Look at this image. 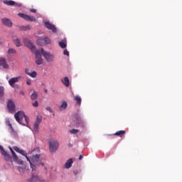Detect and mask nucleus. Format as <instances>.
Here are the masks:
<instances>
[{
    "mask_svg": "<svg viewBox=\"0 0 182 182\" xmlns=\"http://www.w3.org/2000/svg\"><path fill=\"white\" fill-rule=\"evenodd\" d=\"M72 164H73V160L72 159H68L65 164V168H70L72 167Z\"/></svg>",
    "mask_w": 182,
    "mask_h": 182,
    "instance_id": "obj_18",
    "label": "nucleus"
},
{
    "mask_svg": "<svg viewBox=\"0 0 182 182\" xmlns=\"http://www.w3.org/2000/svg\"><path fill=\"white\" fill-rule=\"evenodd\" d=\"M26 84H27L28 86H31V85H32V82H31V80H27Z\"/></svg>",
    "mask_w": 182,
    "mask_h": 182,
    "instance_id": "obj_43",
    "label": "nucleus"
},
{
    "mask_svg": "<svg viewBox=\"0 0 182 182\" xmlns=\"http://www.w3.org/2000/svg\"><path fill=\"white\" fill-rule=\"evenodd\" d=\"M7 53H9V55H14V54L16 53V50H15L14 48H9L7 51Z\"/></svg>",
    "mask_w": 182,
    "mask_h": 182,
    "instance_id": "obj_27",
    "label": "nucleus"
},
{
    "mask_svg": "<svg viewBox=\"0 0 182 182\" xmlns=\"http://www.w3.org/2000/svg\"><path fill=\"white\" fill-rule=\"evenodd\" d=\"M2 23H4V25L8 26L9 28H11L12 26V21H11V20H9V18H3Z\"/></svg>",
    "mask_w": 182,
    "mask_h": 182,
    "instance_id": "obj_14",
    "label": "nucleus"
},
{
    "mask_svg": "<svg viewBox=\"0 0 182 182\" xmlns=\"http://www.w3.org/2000/svg\"><path fill=\"white\" fill-rule=\"evenodd\" d=\"M82 159H83V156H82V155H80V156H79V160H82Z\"/></svg>",
    "mask_w": 182,
    "mask_h": 182,
    "instance_id": "obj_50",
    "label": "nucleus"
},
{
    "mask_svg": "<svg viewBox=\"0 0 182 182\" xmlns=\"http://www.w3.org/2000/svg\"><path fill=\"white\" fill-rule=\"evenodd\" d=\"M44 26H46V28H47V29L52 31L53 33H56V32H58V30L56 29V27L55 26V25L50 23V22L49 21L45 22Z\"/></svg>",
    "mask_w": 182,
    "mask_h": 182,
    "instance_id": "obj_9",
    "label": "nucleus"
},
{
    "mask_svg": "<svg viewBox=\"0 0 182 182\" xmlns=\"http://www.w3.org/2000/svg\"><path fill=\"white\" fill-rule=\"evenodd\" d=\"M59 149V142L56 140H51L49 141V150L50 153L56 152V150Z\"/></svg>",
    "mask_w": 182,
    "mask_h": 182,
    "instance_id": "obj_4",
    "label": "nucleus"
},
{
    "mask_svg": "<svg viewBox=\"0 0 182 182\" xmlns=\"http://www.w3.org/2000/svg\"><path fill=\"white\" fill-rule=\"evenodd\" d=\"M38 75V73H36V71H33V73H30V75L31 77H36V75Z\"/></svg>",
    "mask_w": 182,
    "mask_h": 182,
    "instance_id": "obj_32",
    "label": "nucleus"
},
{
    "mask_svg": "<svg viewBox=\"0 0 182 182\" xmlns=\"http://www.w3.org/2000/svg\"><path fill=\"white\" fill-rule=\"evenodd\" d=\"M32 153H35V151H33Z\"/></svg>",
    "mask_w": 182,
    "mask_h": 182,
    "instance_id": "obj_55",
    "label": "nucleus"
},
{
    "mask_svg": "<svg viewBox=\"0 0 182 182\" xmlns=\"http://www.w3.org/2000/svg\"><path fill=\"white\" fill-rule=\"evenodd\" d=\"M4 90L5 89L4 88V87L0 86V97H2V96H4Z\"/></svg>",
    "mask_w": 182,
    "mask_h": 182,
    "instance_id": "obj_30",
    "label": "nucleus"
},
{
    "mask_svg": "<svg viewBox=\"0 0 182 182\" xmlns=\"http://www.w3.org/2000/svg\"><path fill=\"white\" fill-rule=\"evenodd\" d=\"M20 95H22V96H25V92H23V91H21Z\"/></svg>",
    "mask_w": 182,
    "mask_h": 182,
    "instance_id": "obj_49",
    "label": "nucleus"
},
{
    "mask_svg": "<svg viewBox=\"0 0 182 182\" xmlns=\"http://www.w3.org/2000/svg\"><path fill=\"white\" fill-rule=\"evenodd\" d=\"M30 12H32L33 14H36V9H31Z\"/></svg>",
    "mask_w": 182,
    "mask_h": 182,
    "instance_id": "obj_42",
    "label": "nucleus"
},
{
    "mask_svg": "<svg viewBox=\"0 0 182 182\" xmlns=\"http://www.w3.org/2000/svg\"><path fill=\"white\" fill-rule=\"evenodd\" d=\"M17 163H18V164H23V161H19V160H18L17 159Z\"/></svg>",
    "mask_w": 182,
    "mask_h": 182,
    "instance_id": "obj_44",
    "label": "nucleus"
},
{
    "mask_svg": "<svg viewBox=\"0 0 182 182\" xmlns=\"http://www.w3.org/2000/svg\"><path fill=\"white\" fill-rule=\"evenodd\" d=\"M13 159H14V160H15L16 161H18V156H16V154H13Z\"/></svg>",
    "mask_w": 182,
    "mask_h": 182,
    "instance_id": "obj_40",
    "label": "nucleus"
},
{
    "mask_svg": "<svg viewBox=\"0 0 182 182\" xmlns=\"http://www.w3.org/2000/svg\"><path fill=\"white\" fill-rule=\"evenodd\" d=\"M9 149H10V151L11 152L12 156L14 154H15V151H14V149H12V148H11V147Z\"/></svg>",
    "mask_w": 182,
    "mask_h": 182,
    "instance_id": "obj_47",
    "label": "nucleus"
},
{
    "mask_svg": "<svg viewBox=\"0 0 182 182\" xmlns=\"http://www.w3.org/2000/svg\"><path fill=\"white\" fill-rule=\"evenodd\" d=\"M14 149L15 151H16L17 153H21V151H22V149H20L17 146H15Z\"/></svg>",
    "mask_w": 182,
    "mask_h": 182,
    "instance_id": "obj_34",
    "label": "nucleus"
},
{
    "mask_svg": "<svg viewBox=\"0 0 182 182\" xmlns=\"http://www.w3.org/2000/svg\"><path fill=\"white\" fill-rule=\"evenodd\" d=\"M9 149H10V151L11 152L12 156L14 154H15V151H14V149H12V148H11V147Z\"/></svg>",
    "mask_w": 182,
    "mask_h": 182,
    "instance_id": "obj_45",
    "label": "nucleus"
},
{
    "mask_svg": "<svg viewBox=\"0 0 182 182\" xmlns=\"http://www.w3.org/2000/svg\"><path fill=\"white\" fill-rule=\"evenodd\" d=\"M58 45L60 47L62 48V49H65V48L68 46L66 39L62 40L61 41L58 42Z\"/></svg>",
    "mask_w": 182,
    "mask_h": 182,
    "instance_id": "obj_15",
    "label": "nucleus"
},
{
    "mask_svg": "<svg viewBox=\"0 0 182 182\" xmlns=\"http://www.w3.org/2000/svg\"><path fill=\"white\" fill-rule=\"evenodd\" d=\"M63 85L65 86L66 87H69L70 82L69 78L68 77H65L64 79L61 80Z\"/></svg>",
    "mask_w": 182,
    "mask_h": 182,
    "instance_id": "obj_16",
    "label": "nucleus"
},
{
    "mask_svg": "<svg viewBox=\"0 0 182 182\" xmlns=\"http://www.w3.org/2000/svg\"><path fill=\"white\" fill-rule=\"evenodd\" d=\"M21 31H31V25H28V26H21L20 27Z\"/></svg>",
    "mask_w": 182,
    "mask_h": 182,
    "instance_id": "obj_24",
    "label": "nucleus"
},
{
    "mask_svg": "<svg viewBox=\"0 0 182 182\" xmlns=\"http://www.w3.org/2000/svg\"><path fill=\"white\" fill-rule=\"evenodd\" d=\"M33 106L34 107H38V106H39V103L38 102V101H35L34 103H33Z\"/></svg>",
    "mask_w": 182,
    "mask_h": 182,
    "instance_id": "obj_38",
    "label": "nucleus"
},
{
    "mask_svg": "<svg viewBox=\"0 0 182 182\" xmlns=\"http://www.w3.org/2000/svg\"><path fill=\"white\" fill-rule=\"evenodd\" d=\"M14 117L19 124H22L23 126H28L29 124V118L22 111L16 112L14 114Z\"/></svg>",
    "mask_w": 182,
    "mask_h": 182,
    "instance_id": "obj_2",
    "label": "nucleus"
},
{
    "mask_svg": "<svg viewBox=\"0 0 182 182\" xmlns=\"http://www.w3.org/2000/svg\"><path fill=\"white\" fill-rule=\"evenodd\" d=\"M1 153H2V155L5 157L6 156H8V153L4 150V148H3V150H1Z\"/></svg>",
    "mask_w": 182,
    "mask_h": 182,
    "instance_id": "obj_35",
    "label": "nucleus"
},
{
    "mask_svg": "<svg viewBox=\"0 0 182 182\" xmlns=\"http://www.w3.org/2000/svg\"><path fill=\"white\" fill-rule=\"evenodd\" d=\"M3 3L4 5H7V6H16L17 8H21V6H22V4L16 3L12 0H4Z\"/></svg>",
    "mask_w": 182,
    "mask_h": 182,
    "instance_id": "obj_8",
    "label": "nucleus"
},
{
    "mask_svg": "<svg viewBox=\"0 0 182 182\" xmlns=\"http://www.w3.org/2000/svg\"><path fill=\"white\" fill-rule=\"evenodd\" d=\"M70 133L71 134H77V133H79V129H73L70 130Z\"/></svg>",
    "mask_w": 182,
    "mask_h": 182,
    "instance_id": "obj_31",
    "label": "nucleus"
},
{
    "mask_svg": "<svg viewBox=\"0 0 182 182\" xmlns=\"http://www.w3.org/2000/svg\"><path fill=\"white\" fill-rule=\"evenodd\" d=\"M7 108L10 113H15V103L11 100H9L7 103Z\"/></svg>",
    "mask_w": 182,
    "mask_h": 182,
    "instance_id": "obj_10",
    "label": "nucleus"
},
{
    "mask_svg": "<svg viewBox=\"0 0 182 182\" xmlns=\"http://www.w3.org/2000/svg\"><path fill=\"white\" fill-rule=\"evenodd\" d=\"M40 50L41 51V55L43 56L44 59H46V62L49 63L53 62L55 59V55H53V54L46 51L43 48H41Z\"/></svg>",
    "mask_w": 182,
    "mask_h": 182,
    "instance_id": "obj_3",
    "label": "nucleus"
},
{
    "mask_svg": "<svg viewBox=\"0 0 182 182\" xmlns=\"http://www.w3.org/2000/svg\"><path fill=\"white\" fill-rule=\"evenodd\" d=\"M9 149H10V151L11 152L12 156L14 154H15V151H14V149H12V148H11V147Z\"/></svg>",
    "mask_w": 182,
    "mask_h": 182,
    "instance_id": "obj_46",
    "label": "nucleus"
},
{
    "mask_svg": "<svg viewBox=\"0 0 182 182\" xmlns=\"http://www.w3.org/2000/svg\"><path fill=\"white\" fill-rule=\"evenodd\" d=\"M63 55H65L66 56H69V51H68V50H64Z\"/></svg>",
    "mask_w": 182,
    "mask_h": 182,
    "instance_id": "obj_39",
    "label": "nucleus"
},
{
    "mask_svg": "<svg viewBox=\"0 0 182 182\" xmlns=\"http://www.w3.org/2000/svg\"><path fill=\"white\" fill-rule=\"evenodd\" d=\"M25 45L27 48H28V49H31V50H32V52H33V50H35V45H33V43H32V42L27 41L25 43Z\"/></svg>",
    "mask_w": 182,
    "mask_h": 182,
    "instance_id": "obj_13",
    "label": "nucleus"
},
{
    "mask_svg": "<svg viewBox=\"0 0 182 182\" xmlns=\"http://www.w3.org/2000/svg\"><path fill=\"white\" fill-rule=\"evenodd\" d=\"M18 16H20V18L25 19V21H28V22H36V18H35L33 16H28L22 13H19Z\"/></svg>",
    "mask_w": 182,
    "mask_h": 182,
    "instance_id": "obj_6",
    "label": "nucleus"
},
{
    "mask_svg": "<svg viewBox=\"0 0 182 182\" xmlns=\"http://www.w3.org/2000/svg\"><path fill=\"white\" fill-rule=\"evenodd\" d=\"M46 110H48V112H50V113H53V111L52 110V108L50 107H47L46 108Z\"/></svg>",
    "mask_w": 182,
    "mask_h": 182,
    "instance_id": "obj_36",
    "label": "nucleus"
},
{
    "mask_svg": "<svg viewBox=\"0 0 182 182\" xmlns=\"http://www.w3.org/2000/svg\"><path fill=\"white\" fill-rule=\"evenodd\" d=\"M9 149H10V151L11 152L12 156L14 154H15V151H14V149H12V148H11V147Z\"/></svg>",
    "mask_w": 182,
    "mask_h": 182,
    "instance_id": "obj_48",
    "label": "nucleus"
},
{
    "mask_svg": "<svg viewBox=\"0 0 182 182\" xmlns=\"http://www.w3.org/2000/svg\"><path fill=\"white\" fill-rule=\"evenodd\" d=\"M43 41H44V46L49 45V43H50V39L49 38L46 37L45 38H43Z\"/></svg>",
    "mask_w": 182,
    "mask_h": 182,
    "instance_id": "obj_28",
    "label": "nucleus"
},
{
    "mask_svg": "<svg viewBox=\"0 0 182 182\" xmlns=\"http://www.w3.org/2000/svg\"><path fill=\"white\" fill-rule=\"evenodd\" d=\"M13 41H14L16 46H17V48H19V46H21V41H19V39L16 38V37H13Z\"/></svg>",
    "mask_w": 182,
    "mask_h": 182,
    "instance_id": "obj_22",
    "label": "nucleus"
},
{
    "mask_svg": "<svg viewBox=\"0 0 182 182\" xmlns=\"http://www.w3.org/2000/svg\"><path fill=\"white\" fill-rule=\"evenodd\" d=\"M9 126H10L11 130L14 132V128L12 127V124H9Z\"/></svg>",
    "mask_w": 182,
    "mask_h": 182,
    "instance_id": "obj_52",
    "label": "nucleus"
},
{
    "mask_svg": "<svg viewBox=\"0 0 182 182\" xmlns=\"http://www.w3.org/2000/svg\"><path fill=\"white\" fill-rule=\"evenodd\" d=\"M126 134L125 130L117 131L116 134H114V136H118L119 137H123Z\"/></svg>",
    "mask_w": 182,
    "mask_h": 182,
    "instance_id": "obj_19",
    "label": "nucleus"
},
{
    "mask_svg": "<svg viewBox=\"0 0 182 182\" xmlns=\"http://www.w3.org/2000/svg\"><path fill=\"white\" fill-rule=\"evenodd\" d=\"M37 43L40 46H45V41L43 40V38H38L37 40Z\"/></svg>",
    "mask_w": 182,
    "mask_h": 182,
    "instance_id": "obj_26",
    "label": "nucleus"
},
{
    "mask_svg": "<svg viewBox=\"0 0 182 182\" xmlns=\"http://www.w3.org/2000/svg\"><path fill=\"white\" fill-rule=\"evenodd\" d=\"M75 117H76L75 127H81V129H85V127H86V123L85 122V121L82 120L79 114H77Z\"/></svg>",
    "mask_w": 182,
    "mask_h": 182,
    "instance_id": "obj_7",
    "label": "nucleus"
},
{
    "mask_svg": "<svg viewBox=\"0 0 182 182\" xmlns=\"http://www.w3.org/2000/svg\"><path fill=\"white\" fill-rule=\"evenodd\" d=\"M25 73H26V75H28V76L31 75V73L29 72V68L25 69Z\"/></svg>",
    "mask_w": 182,
    "mask_h": 182,
    "instance_id": "obj_37",
    "label": "nucleus"
},
{
    "mask_svg": "<svg viewBox=\"0 0 182 182\" xmlns=\"http://www.w3.org/2000/svg\"><path fill=\"white\" fill-rule=\"evenodd\" d=\"M44 92H45L46 93H48V90H45Z\"/></svg>",
    "mask_w": 182,
    "mask_h": 182,
    "instance_id": "obj_54",
    "label": "nucleus"
},
{
    "mask_svg": "<svg viewBox=\"0 0 182 182\" xmlns=\"http://www.w3.org/2000/svg\"><path fill=\"white\" fill-rule=\"evenodd\" d=\"M20 154H22V156H24L26 157L27 161L30 163L31 168H32L33 171L36 170V166H44L43 164L41 161V159L39 158V154H31V159H29V156H28V154H26V151L21 150L20 152Z\"/></svg>",
    "mask_w": 182,
    "mask_h": 182,
    "instance_id": "obj_1",
    "label": "nucleus"
},
{
    "mask_svg": "<svg viewBox=\"0 0 182 182\" xmlns=\"http://www.w3.org/2000/svg\"><path fill=\"white\" fill-rule=\"evenodd\" d=\"M5 157V160L6 161H11V160H12V157H11V155H9V154H7L6 156H4Z\"/></svg>",
    "mask_w": 182,
    "mask_h": 182,
    "instance_id": "obj_33",
    "label": "nucleus"
},
{
    "mask_svg": "<svg viewBox=\"0 0 182 182\" xmlns=\"http://www.w3.org/2000/svg\"><path fill=\"white\" fill-rule=\"evenodd\" d=\"M38 180H39V176L36 175H32L31 178L28 179V181L35 182V181H38Z\"/></svg>",
    "mask_w": 182,
    "mask_h": 182,
    "instance_id": "obj_21",
    "label": "nucleus"
},
{
    "mask_svg": "<svg viewBox=\"0 0 182 182\" xmlns=\"http://www.w3.org/2000/svg\"><path fill=\"white\" fill-rule=\"evenodd\" d=\"M31 92H32L31 95V100H36V99H38V92L33 90H31Z\"/></svg>",
    "mask_w": 182,
    "mask_h": 182,
    "instance_id": "obj_17",
    "label": "nucleus"
},
{
    "mask_svg": "<svg viewBox=\"0 0 182 182\" xmlns=\"http://www.w3.org/2000/svg\"><path fill=\"white\" fill-rule=\"evenodd\" d=\"M73 173H74L75 176H77V171H74Z\"/></svg>",
    "mask_w": 182,
    "mask_h": 182,
    "instance_id": "obj_51",
    "label": "nucleus"
},
{
    "mask_svg": "<svg viewBox=\"0 0 182 182\" xmlns=\"http://www.w3.org/2000/svg\"><path fill=\"white\" fill-rule=\"evenodd\" d=\"M13 159H14V160H15L16 161H18V156H16V154H13Z\"/></svg>",
    "mask_w": 182,
    "mask_h": 182,
    "instance_id": "obj_41",
    "label": "nucleus"
},
{
    "mask_svg": "<svg viewBox=\"0 0 182 182\" xmlns=\"http://www.w3.org/2000/svg\"><path fill=\"white\" fill-rule=\"evenodd\" d=\"M19 79H21V76H18L16 77H12L9 80V85L11 87H15V83H18L19 82Z\"/></svg>",
    "mask_w": 182,
    "mask_h": 182,
    "instance_id": "obj_11",
    "label": "nucleus"
},
{
    "mask_svg": "<svg viewBox=\"0 0 182 182\" xmlns=\"http://www.w3.org/2000/svg\"><path fill=\"white\" fill-rule=\"evenodd\" d=\"M39 124L37 122H35L33 124V132L34 133H38L39 132Z\"/></svg>",
    "mask_w": 182,
    "mask_h": 182,
    "instance_id": "obj_23",
    "label": "nucleus"
},
{
    "mask_svg": "<svg viewBox=\"0 0 182 182\" xmlns=\"http://www.w3.org/2000/svg\"><path fill=\"white\" fill-rule=\"evenodd\" d=\"M4 147H2L1 145H0V151L1 150H3Z\"/></svg>",
    "mask_w": 182,
    "mask_h": 182,
    "instance_id": "obj_53",
    "label": "nucleus"
},
{
    "mask_svg": "<svg viewBox=\"0 0 182 182\" xmlns=\"http://www.w3.org/2000/svg\"><path fill=\"white\" fill-rule=\"evenodd\" d=\"M67 108L68 102H66V101L63 102L61 105L59 107V109L61 111L66 110Z\"/></svg>",
    "mask_w": 182,
    "mask_h": 182,
    "instance_id": "obj_20",
    "label": "nucleus"
},
{
    "mask_svg": "<svg viewBox=\"0 0 182 182\" xmlns=\"http://www.w3.org/2000/svg\"><path fill=\"white\" fill-rule=\"evenodd\" d=\"M74 99H75L77 105H81L82 98L79 95H76Z\"/></svg>",
    "mask_w": 182,
    "mask_h": 182,
    "instance_id": "obj_25",
    "label": "nucleus"
},
{
    "mask_svg": "<svg viewBox=\"0 0 182 182\" xmlns=\"http://www.w3.org/2000/svg\"><path fill=\"white\" fill-rule=\"evenodd\" d=\"M41 122H42V117L41 115H38L36 117V123H38L39 124H41Z\"/></svg>",
    "mask_w": 182,
    "mask_h": 182,
    "instance_id": "obj_29",
    "label": "nucleus"
},
{
    "mask_svg": "<svg viewBox=\"0 0 182 182\" xmlns=\"http://www.w3.org/2000/svg\"><path fill=\"white\" fill-rule=\"evenodd\" d=\"M0 66H2L4 69H9V65H8V63H6V60L4 58H0Z\"/></svg>",
    "mask_w": 182,
    "mask_h": 182,
    "instance_id": "obj_12",
    "label": "nucleus"
},
{
    "mask_svg": "<svg viewBox=\"0 0 182 182\" xmlns=\"http://www.w3.org/2000/svg\"><path fill=\"white\" fill-rule=\"evenodd\" d=\"M36 55V65H42L43 63V59H42V53L41 50H36L35 51Z\"/></svg>",
    "mask_w": 182,
    "mask_h": 182,
    "instance_id": "obj_5",
    "label": "nucleus"
}]
</instances>
